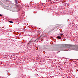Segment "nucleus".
I'll use <instances>...</instances> for the list:
<instances>
[{
    "instance_id": "nucleus-1",
    "label": "nucleus",
    "mask_w": 78,
    "mask_h": 78,
    "mask_svg": "<svg viewBox=\"0 0 78 78\" xmlns=\"http://www.w3.org/2000/svg\"><path fill=\"white\" fill-rule=\"evenodd\" d=\"M69 46L72 48V49L71 50H76L77 49H78V46H76L74 45H70Z\"/></svg>"
},
{
    "instance_id": "nucleus-2",
    "label": "nucleus",
    "mask_w": 78,
    "mask_h": 78,
    "mask_svg": "<svg viewBox=\"0 0 78 78\" xmlns=\"http://www.w3.org/2000/svg\"><path fill=\"white\" fill-rule=\"evenodd\" d=\"M57 38H58V39H61V37L60 36H58L57 37Z\"/></svg>"
},
{
    "instance_id": "nucleus-3",
    "label": "nucleus",
    "mask_w": 78,
    "mask_h": 78,
    "mask_svg": "<svg viewBox=\"0 0 78 78\" xmlns=\"http://www.w3.org/2000/svg\"><path fill=\"white\" fill-rule=\"evenodd\" d=\"M15 2L16 3V4H17L18 3H17V0H15Z\"/></svg>"
},
{
    "instance_id": "nucleus-4",
    "label": "nucleus",
    "mask_w": 78,
    "mask_h": 78,
    "mask_svg": "<svg viewBox=\"0 0 78 78\" xmlns=\"http://www.w3.org/2000/svg\"><path fill=\"white\" fill-rule=\"evenodd\" d=\"M9 22L10 23H13V22L11 21H9Z\"/></svg>"
},
{
    "instance_id": "nucleus-5",
    "label": "nucleus",
    "mask_w": 78,
    "mask_h": 78,
    "mask_svg": "<svg viewBox=\"0 0 78 78\" xmlns=\"http://www.w3.org/2000/svg\"><path fill=\"white\" fill-rule=\"evenodd\" d=\"M60 36H62V35H63V34H60Z\"/></svg>"
},
{
    "instance_id": "nucleus-6",
    "label": "nucleus",
    "mask_w": 78,
    "mask_h": 78,
    "mask_svg": "<svg viewBox=\"0 0 78 78\" xmlns=\"http://www.w3.org/2000/svg\"><path fill=\"white\" fill-rule=\"evenodd\" d=\"M51 51H55V50H54V49H51Z\"/></svg>"
},
{
    "instance_id": "nucleus-7",
    "label": "nucleus",
    "mask_w": 78,
    "mask_h": 78,
    "mask_svg": "<svg viewBox=\"0 0 78 78\" xmlns=\"http://www.w3.org/2000/svg\"><path fill=\"white\" fill-rule=\"evenodd\" d=\"M2 16V15L0 14V16Z\"/></svg>"
},
{
    "instance_id": "nucleus-8",
    "label": "nucleus",
    "mask_w": 78,
    "mask_h": 78,
    "mask_svg": "<svg viewBox=\"0 0 78 78\" xmlns=\"http://www.w3.org/2000/svg\"><path fill=\"white\" fill-rule=\"evenodd\" d=\"M54 30L53 29H51V31H53Z\"/></svg>"
},
{
    "instance_id": "nucleus-9",
    "label": "nucleus",
    "mask_w": 78,
    "mask_h": 78,
    "mask_svg": "<svg viewBox=\"0 0 78 78\" xmlns=\"http://www.w3.org/2000/svg\"><path fill=\"white\" fill-rule=\"evenodd\" d=\"M5 2H7V0H5Z\"/></svg>"
}]
</instances>
